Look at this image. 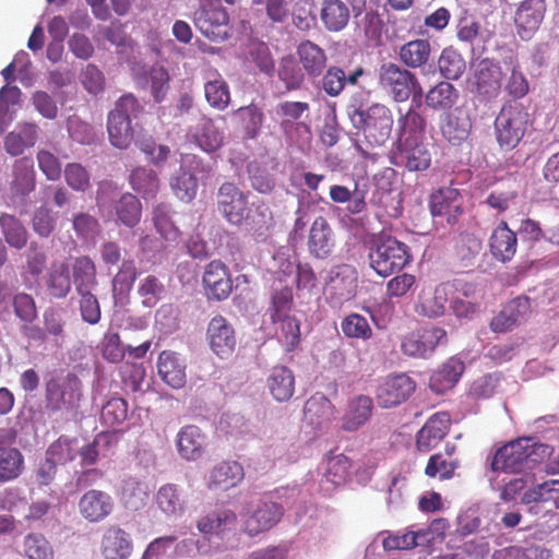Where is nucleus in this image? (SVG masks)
Returning a JSON list of instances; mask_svg holds the SVG:
<instances>
[{"mask_svg":"<svg viewBox=\"0 0 559 559\" xmlns=\"http://www.w3.org/2000/svg\"><path fill=\"white\" fill-rule=\"evenodd\" d=\"M348 116L354 128L362 134L355 143L361 156L370 157L373 148L382 146L389 140L393 116L385 105L376 103L364 109L361 105L353 103L348 106Z\"/></svg>","mask_w":559,"mask_h":559,"instance_id":"nucleus-1","label":"nucleus"},{"mask_svg":"<svg viewBox=\"0 0 559 559\" xmlns=\"http://www.w3.org/2000/svg\"><path fill=\"white\" fill-rule=\"evenodd\" d=\"M549 454V445L537 443L532 438H519L496 451L490 462V468L492 472L522 473L533 469Z\"/></svg>","mask_w":559,"mask_h":559,"instance_id":"nucleus-2","label":"nucleus"},{"mask_svg":"<svg viewBox=\"0 0 559 559\" xmlns=\"http://www.w3.org/2000/svg\"><path fill=\"white\" fill-rule=\"evenodd\" d=\"M82 381L73 373H56L45 382L44 407L50 415L76 414L83 396Z\"/></svg>","mask_w":559,"mask_h":559,"instance_id":"nucleus-3","label":"nucleus"},{"mask_svg":"<svg viewBox=\"0 0 559 559\" xmlns=\"http://www.w3.org/2000/svg\"><path fill=\"white\" fill-rule=\"evenodd\" d=\"M142 111L143 106L131 93L123 94L116 100L107 116V132L112 146L127 150L131 145L134 139L131 119H136Z\"/></svg>","mask_w":559,"mask_h":559,"instance_id":"nucleus-4","label":"nucleus"},{"mask_svg":"<svg viewBox=\"0 0 559 559\" xmlns=\"http://www.w3.org/2000/svg\"><path fill=\"white\" fill-rule=\"evenodd\" d=\"M370 267L380 276L388 277L403 270L413 257L408 246L394 237H379L372 242L369 254Z\"/></svg>","mask_w":559,"mask_h":559,"instance_id":"nucleus-5","label":"nucleus"},{"mask_svg":"<svg viewBox=\"0 0 559 559\" xmlns=\"http://www.w3.org/2000/svg\"><path fill=\"white\" fill-rule=\"evenodd\" d=\"M530 124V115L520 103H507L495 121L497 141L502 150L515 148L525 135Z\"/></svg>","mask_w":559,"mask_h":559,"instance_id":"nucleus-6","label":"nucleus"},{"mask_svg":"<svg viewBox=\"0 0 559 559\" xmlns=\"http://www.w3.org/2000/svg\"><path fill=\"white\" fill-rule=\"evenodd\" d=\"M379 83L395 102L403 103L412 96L413 103L420 106L423 90L417 76L409 70L385 62L379 69Z\"/></svg>","mask_w":559,"mask_h":559,"instance_id":"nucleus-7","label":"nucleus"},{"mask_svg":"<svg viewBox=\"0 0 559 559\" xmlns=\"http://www.w3.org/2000/svg\"><path fill=\"white\" fill-rule=\"evenodd\" d=\"M229 14L221 0H202L195 10L193 23L209 39L223 41L228 37Z\"/></svg>","mask_w":559,"mask_h":559,"instance_id":"nucleus-8","label":"nucleus"},{"mask_svg":"<svg viewBox=\"0 0 559 559\" xmlns=\"http://www.w3.org/2000/svg\"><path fill=\"white\" fill-rule=\"evenodd\" d=\"M217 211L231 225L239 226L249 217L248 197L233 182H224L217 191Z\"/></svg>","mask_w":559,"mask_h":559,"instance_id":"nucleus-9","label":"nucleus"},{"mask_svg":"<svg viewBox=\"0 0 559 559\" xmlns=\"http://www.w3.org/2000/svg\"><path fill=\"white\" fill-rule=\"evenodd\" d=\"M243 532L253 537L274 527L284 515V508L274 501L259 500L251 510L241 513Z\"/></svg>","mask_w":559,"mask_h":559,"instance_id":"nucleus-10","label":"nucleus"},{"mask_svg":"<svg viewBox=\"0 0 559 559\" xmlns=\"http://www.w3.org/2000/svg\"><path fill=\"white\" fill-rule=\"evenodd\" d=\"M416 382L405 373L390 374L378 385L376 399L382 408H391L406 402L415 392Z\"/></svg>","mask_w":559,"mask_h":559,"instance_id":"nucleus-11","label":"nucleus"},{"mask_svg":"<svg viewBox=\"0 0 559 559\" xmlns=\"http://www.w3.org/2000/svg\"><path fill=\"white\" fill-rule=\"evenodd\" d=\"M78 510L87 523H100L114 513L115 499L107 491L88 489L80 497Z\"/></svg>","mask_w":559,"mask_h":559,"instance_id":"nucleus-12","label":"nucleus"},{"mask_svg":"<svg viewBox=\"0 0 559 559\" xmlns=\"http://www.w3.org/2000/svg\"><path fill=\"white\" fill-rule=\"evenodd\" d=\"M394 164L403 165L409 171H424L431 165V154L423 140L399 138Z\"/></svg>","mask_w":559,"mask_h":559,"instance_id":"nucleus-13","label":"nucleus"},{"mask_svg":"<svg viewBox=\"0 0 559 559\" xmlns=\"http://www.w3.org/2000/svg\"><path fill=\"white\" fill-rule=\"evenodd\" d=\"M447 342V332L439 326H432L413 331L402 341V352L412 357H426L430 355L439 344Z\"/></svg>","mask_w":559,"mask_h":559,"instance_id":"nucleus-14","label":"nucleus"},{"mask_svg":"<svg viewBox=\"0 0 559 559\" xmlns=\"http://www.w3.org/2000/svg\"><path fill=\"white\" fill-rule=\"evenodd\" d=\"M206 341L215 355L228 358L234 354L237 344L235 329L225 317L217 314L207 324Z\"/></svg>","mask_w":559,"mask_h":559,"instance_id":"nucleus-15","label":"nucleus"},{"mask_svg":"<svg viewBox=\"0 0 559 559\" xmlns=\"http://www.w3.org/2000/svg\"><path fill=\"white\" fill-rule=\"evenodd\" d=\"M202 282L206 297L212 300H225L233 292L229 269L219 260H213L205 266Z\"/></svg>","mask_w":559,"mask_h":559,"instance_id":"nucleus-16","label":"nucleus"},{"mask_svg":"<svg viewBox=\"0 0 559 559\" xmlns=\"http://www.w3.org/2000/svg\"><path fill=\"white\" fill-rule=\"evenodd\" d=\"M546 11V0H523L514 14L518 35L530 39L542 25Z\"/></svg>","mask_w":559,"mask_h":559,"instance_id":"nucleus-17","label":"nucleus"},{"mask_svg":"<svg viewBox=\"0 0 559 559\" xmlns=\"http://www.w3.org/2000/svg\"><path fill=\"white\" fill-rule=\"evenodd\" d=\"M451 427V417L447 412L430 416L416 433V448L419 452H430L447 437Z\"/></svg>","mask_w":559,"mask_h":559,"instance_id":"nucleus-18","label":"nucleus"},{"mask_svg":"<svg viewBox=\"0 0 559 559\" xmlns=\"http://www.w3.org/2000/svg\"><path fill=\"white\" fill-rule=\"evenodd\" d=\"M449 289L450 285L447 283L439 284L433 289L423 288L414 306L415 312L429 319L442 317L447 309Z\"/></svg>","mask_w":559,"mask_h":559,"instance_id":"nucleus-19","label":"nucleus"},{"mask_svg":"<svg viewBox=\"0 0 559 559\" xmlns=\"http://www.w3.org/2000/svg\"><path fill=\"white\" fill-rule=\"evenodd\" d=\"M430 209L433 216H443L448 224L454 225L463 213V197L456 188H440L432 195Z\"/></svg>","mask_w":559,"mask_h":559,"instance_id":"nucleus-20","label":"nucleus"},{"mask_svg":"<svg viewBox=\"0 0 559 559\" xmlns=\"http://www.w3.org/2000/svg\"><path fill=\"white\" fill-rule=\"evenodd\" d=\"M176 445L183 460L197 461L205 453L207 438L200 427L186 425L177 433Z\"/></svg>","mask_w":559,"mask_h":559,"instance_id":"nucleus-21","label":"nucleus"},{"mask_svg":"<svg viewBox=\"0 0 559 559\" xmlns=\"http://www.w3.org/2000/svg\"><path fill=\"white\" fill-rule=\"evenodd\" d=\"M374 405L370 396L359 394L350 399L342 416V430L354 432L364 427L373 414Z\"/></svg>","mask_w":559,"mask_h":559,"instance_id":"nucleus-22","label":"nucleus"},{"mask_svg":"<svg viewBox=\"0 0 559 559\" xmlns=\"http://www.w3.org/2000/svg\"><path fill=\"white\" fill-rule=\"evenodd\" d=\"M307 245L309 253L316 259H325L332 253L334 233L324 216H318L311 224Z\"/></svg>","mask_w":559,"mask_h":559,"instance_id":"nucleus-23","label":"nucleus"},{"mask_svg":"<svg viewBox=\"0 0 559 559\" xmlns=\"http://www.w3.org/2000/svg\"><path fill=\"white\" fill-rule=\"evenodd\" d=\"M132 549V540L124 530L117 525L107 527L100 545V551L105 559H128Z\"/></svg>","mask_w":559,"mask_h":559,"instance_id":"nucleus-24","label":"nucleus"},{"mask_svg":"<svg viewBox=\"0 0 559 559\" xmlns=\"http://www.w3.org/2000/svg\"><path fill=\"white\" fill-rule=\"evenodd\" d=\"M366 73L364 67L357 66L347 72L337 66H331L322 78V88L331 97L338 96L346 85L355 86Z\"/></svg>","mask_w":559,"mask_h":559,"instance_id":"nucleus-25","label":"nucleus"},{"mask_svg":"<svg viewBox=\"0 0 559 559\" xmlns=\"http://www.w3.org/2000/svg\"><path fill=\"white\" fill-rule=\"evenodd\" d=\"M518 237L506 221H501L492 230L489 238V250L492 257L500 262H509L515 255Z\"/></svg>","mask_w":559,"mask_h":559,"instance_id":"nucleus-26","label":"nucleus"},{"mask_svg":"<svg viewBox=\"0 0 559 559\" xmlns=\"http://www.w3.org/2000/svg\"><path fill=\"white\" fill-rule=\"evenodd\" d=\"M38 138V124L35 122H21L4 136V150L11 156H20L25 150L33 147L37 143Z\"/></svg>","mask_w":559,"mask_h":559,"instance_id":"nucleus-27","label":"nucleus"},{"mask_svg":"<svg viewBox=\"0 0 559 559\" xmlns=\"http://www.w3.org/2000/svg\"><path fill=\"white\" fill-rule=\"evenodd\" d=\"M157 370L162 380L174 389L185 386L187 381L186 364L171 350H163L157 360Z\"/></svg>","mask_w":559,"mask_h":559,"instance_id":"nucleus-28","label":"nucleus"},{"mask_svg":"<svg viewBox=\"0 0 559 559\" xmlns=\"http://www.w3.org/2000/svg\"><path fill=\"white\" fill-rule=\"evenodd\" d=\"M245 472L236 461H223L210 472L207 487L214 490H228L242 481Z\"/></svg>","mask_w":559,"mask_h":559,"instance_id":"nucleus-29","label":"nucleus"},{"mask_svg":"<svg viewBox=\"0 0 559 559\" xmlns=\"http://www.w3.org/2000/svg\"><path fill=\"white\" fill-rule=\"evenodd\" d=\"M36 188V171L34 160L24 156L16 159L12 167L10 189L15 195L25 197Z\"/></svg>","mask_w":559,"mask_h":559,"instance_id":"nucleus-30","label":"nucleus"},{"mask_svg":"<svg viewBox=\"0 0 559 559\" xmlns=\"http://www.w3.org/2000/svg\"><path fill=\"white\" fill-rule=\"evenodd\" d=\"M190 136L202 151L213 153L224 142L223 132L215 126L212 119L201 118L198 124L190 131Z\"/></svg>","mask_w":559,"mask_h":559,"instance_id":"nucleus-31","label":"nucleus"},{"mask_svg":"<svg viewBox=\"0 0 559 559\" xmlns=\"http://www.w3.org/2000/svg\"><path fill=\"white\" fill-rule=\"evenodd\" d=\"M464 364L457 358L448 359L438 370H436L429 380V388L437 394H442L452 389L463 374Z\"/></svg>","mask_w":559,"mask_h":559,"instance_id":"nucleus-32","label":"nucleus"},{"mask_svg":"<svg viewBox=\"0 0 559 559\" xmlns=\"http://www.w3.org/2000/svg\"><path fill=\"white\" fill-rule=\"evenodd\" d=\"M297 55L302 70L311 78H318L326 67L325 51L310 40L301 41L297 47Z\"/></svg>","mask_w":559,"mask_h":559,"instance_id":"nucleus-33","label":"nucleus"},{"mask_svg":"<svg viewBox=\"0 0 559 559\" xmlns=\"http://www.w3.org/2000/svg\"><path fill=\"white\" fill-rule=\"evenodd\" d=\"M129 183L143 199H154L160 188L157 173L147 166L134 167L129 175Z\"/></svg>","mask_w":559,"mask_h":559,"instance_id":"nucleus-34","label":"nucleus"},{"mask_svg":"<svg viewBox=\"0 0 559 559\" xmlns=\"http://www.w3.org/2000/svg\"><path fill=\"white\" fill-rule=\"evenodd\" d=\"M24 469L22 453L7 445L5 438L0 433V483L11 481L17 478Z\"/></svg>","mask_w":559,"mask_h":559,"instance_id":"nucleus-35","label":"nucleus"},{"mask_svg":"<svg viewBox=\"0 0 559 559\" xmlns=\"http://www.w3.org/2000/svg\"><path fill=\"white\" fill-rule=\"evenodd\" d=\"M237 515L233 510L221 509L207 513L198 521V530L205 535H221L235 527Z\"/></svg>","mask_w":559,"mask_h":559,"instance_id":"nucleus-36","label":"nucleus"},{"mask_svg":"<svg viewBox=\"0 0 559 559\" xmlns=\"http://www.w3.org/2000/svg\"><path fill=\"white\" fill-rule=\"evenodd\" d=\"M267 386L276 401H288L295 391V378L292 370L284 366L274 367L267 378Z\"/></svg>","mask_w":559,"mask_h":559,"instance_id":"nucleus-37","label":"nucleus"},{"mask_svg":"<svg viewBox=\"0 0 559 559\" xmlns=\"http://www.w3.org/2000/svg\"><path fill=\"white\" fill-rule=\"evenodd\" d=\"M320 19L330 32H340L349 21V10L342 0H323Z\"/></svg>","mask_w":559,"mask_h":559,"instance_id":"nucleus-38","label":"nucleus"},{"mask_svg":"<svg viewBox=\"0 0 559 559\" xmlns=\"http://www.w3.org/2000/svg\"><path fill=\"white\" fill-rule=\"evenodd\" d=\"M431 55V45L427 39H413L401 46L399 58L401 62L411 69L425 66Z\"/></svg>","mask_w":559,"mask_h":559,"instance_id":"nucleus-39","label":"nucleus"},{"mask_svg":"<svg viewBox=\"0 0 559 559\" xmlns=\"http://www.w3.org/2000/svg\"><path fill=\"white\" fill-rule=\"evenodd\" d=\"M48 294L53 298H64L71 290V278L68 264L53 263L45 276Z\"/></svg>","mask_w":559,"mask_h":559,"instance_id":"nucleus-40","label":"nucleus"},{"mask_svg":"<svg viewBox=\"0 0 559 559\" xmlns=\"http://www.w3.org/2000/svg\"><path fill=\"white\" fill-rule=\"evenodd\" d=\"M73 282L78 293L93 290L98 282L96 277V265L87 255L75 258L73 266Z\"/></svg>","mask_w":559,"mask_h":559,"instance_id":"nucleus-41","label":"nucleus"},{"mask_svg":"<svg viewBox=\"0 0 559 559\" xmlns=\"http://www.w3.org/2000/svg\"><path fill=\"white\" fill-rule=\"evenodd\" d=\"M153 222L156 231L169 245L180 240L181 233L171 218V211L167 204L160 203L153 210Z\"/></svg>","mask_w":559,"mask_h":559,"instance_id":"nucleus-42","label":"nucleus"},{"mask_svg":"<svg viewBox=\"0 0 559 559\" xmlns=\"http://www.w3.org/2000/svg\"><path fill=\"white\" fill-rule=\"evenodd\" d=\"M0 227L4 240L10 247L21 250L26 246L28 231L17 217L10 214H1Z\"/></svg>","mask_w":559,"mask_h":559,"instance_id":"nucleus-43","label":"nucleus"},{"mask_svg":"<svg viewBox=\"0 0 559 559\" xmlns=\"http://www.w3.org/2000/svg\"><path fill=\"white\" fill-rule=\"evenodd\" d=\"M233 115L237 118L248 139L258 136L264 121V114L258 105L251 103L248 106H242L233 111Z\"/></svg>","mask_w":559,"mask_h":559,"instance_id":"nucleus-44","label":"nucleus"},{"mask_svg":"<svg viewBox=\"0 0 559 559\" xmlns=\"http://www.w3.org/2000/svg\"><path fill=\"white\" fill-rule=\"evenodd\" d=\"M329 194L335 203H347L346 210L350 214H360L367 210L365 192L359 191L357 186H355L354 191H350L345 186L333 185Z\"/></svg>","mask_w":559,"mask_h":559,"instance_id":"nucleus-45","label":"nucleus"},{"mask_svg":"<svg viewBox=\"0 0 559 559\" xmlns=\"http://www.w3.org/2000/svg\"><path fill=\"white\" fill-rule=\"evenodd\" d=\"M271 302L267 309L272 323L277 324L278 320L290 314L294 306L293 289L289 286L273 287Z\"/></svg>","mask_w":559,"mask_h":559,"instance_id":"nucleus-46","label":"nucleus"},{"mask_svg":"<svg viewBox=\"0 0 559 559\" xmlns=\"http://www.w3.org/2000/svg\"><path fill=\"white\" fill-rule=\"evenodd\" d=\"M426 104L435 110H445L452 108L457 98V90L449 82H439L426 94Z\"/></svg>","mask_w":559,"mask_h":559,"instance_id":"nucleus-47","label":"nucleus"},{"mask_svg":"<svg viewBox=\"0 0 559 559\" xmlns=\"http://www.w3.org/2000/svg\"><path fill=\"white\" fill-rule=\"evenodd\" d=\"M441 75L448 80H457L466 69L463 56L452 46L444 48L438 59Z\"/></svg>","mask_w":559,"mask_h":559,"instance_id":"nucleus-48","label":"nucleus"},{"mask_svg":"<svg viewBox=\"0 0 559 559\" xmlns=\"http://www.w3.org/2000/svg\"><path fill=\"white\" fill-rule=\"evenodd\" d=\"M119 222L128 227L139 224L142 215V204L136 195L123 193L115 205Z\"/></svg>","mask_w":559,"mask_h":559,"instance_id":"nucleus-49","label":"nucleus"},{"mask_svg":"<svg viewBox=\"0 0 559 559\" xmlns=\"http://www.w3.org/2000/svg\"><path fill=\"white\" fill-rule=\"evenodd\" d=\"M442 135L453 145L460 144L467 139L471 124L466 119H461L453 112L443 115L440 121Z\"/></svg>","mask_w":559,"mask_h":559,"instance_id":"nucleus-50","label":"nucleus"},{"mask_svg":"<svg viewBox=\"0 0 559 559\" xmlns=\"http://www.w3.org/2000/svg\"><path fill=\"white\" fill-rule=\"evenodd\" d=\"M518 186L515 181H508L493 189L486 198L485 203L498 213L508 211L518 199Z\"/></svg>","mask_w":559,"mask_h":559,"instance_id":"nucleus-51","label":"nucleus"},{"mask_svg":"<svg viewBox=\"0 0 559 559\" xmlns=\"http://www.w3.org/2000/svg\"><path fill=\"white\" fill-rule=\"evenodd\" d=\"M457 459L447 457V454L438 452L432 454L425 467V474L430 478L438 477L441 480L450 479L454 476L455 469L459 467Z\"/></svg>","mask_w":559,"mask_h":559,"instance_id":"nucleus-52","label":"nucleus"},{"mask_svg":"<svg viewBox=\"0 0 559 559\" xmlns=\"http://www.w3.org/2000/svg\"><path fill=\"white\" fill-rule=\"evenodd\" d=\"M343 334L348 338L368 341L373 331L366 317L359 313H349L341 322Z\"/></svg>","mask_w":559,"mask_h":559,"instance_id":"nucleus-53","label":"nucleus"},{"mask_svg":"<svg viewBox=\"0 0 559 559\" xmlns=\"http://www.w3.org/2000/svg\"><path fill=\"white\" fill-rule=\"evenodd\" d=\"M425 129L426 119L413 107L399 119V138L421 140Z\"/></svg>","mask_w":559,"mask_h":559,"instance_id":"nucleus-54","label":"nucleus"},{"mask_svg":"<svg viewBox=\"0 0 559 559\" xmlns=\"http://www.w3.org/2000/svg\"><path fill=\"white\" fill-rule=\"evenodd\" d=\"M133 141L136 147L156 166L165 163L170 154V148L167 145L156 146L154 138L150 134H138Z\"/></svg>","mask_w":559,"mask_h":559,"instance_id":"nucleus-55","label":"nucleus"},{"mask_svg":"<svg viewBox=\"0 0 559 559\" xmlns=\"http://www.w3.org/2000/svg\"><path fill=\"white\" fill-rule=\"evenodd\" d=\"M24 554L27 559H53V549L40 533H29L24 537Z\"/></svg>","mask_w":559,"mask_h":559,"instance_id":"nucleus-56","label":"nucleus"},{"mask_svg":"<svg viewBox=\"0 0 559 559\" xmlns=\"http://www.w3.org/2000/svg\"><path fill=\"white\" fill-rule=\"evenodd\" d=\"M175 195L185 202L192 201L198 191V179L191 171L181 169L170 181Z\"/></svg>","mask_w":559,"mask_h":559,"instance_id":"nucleus-57","label":"nucleus"},{"mask_svg":"<svg viewBox=\"0 0 559 559\" xmlns=\"http://www.w3.org/2000/svg\"><path fill=\"white\" fill-rule=\"evenodd\" d=\"M353 463L345 454L334 455L328 459L325 478L334 485L344 484L350 476Z\"/></svg>","mask_w":559,"mask_h":559,"instance_id":"nucleus-58","label":"nucleus"},{"mask_svg":"<svg viewBox=\"0 0 559 559\" xmlns=\"http://www.w3.org/2000/svg\"><path fill=\"white\" fill-rule=\"evenodd\" d=\"M304 413L311 424L320 425L332 415L333 404L324 395H314L306 402Z\"/></svg>","mask_w":559,"mask_h":559,"instance_id":"nucleus-59","label":"nucleus"},{"mask_svg":"<svg viewBox=\"0 0 559 559\" xmlns=\"http://www.w3.org/2000/svg\"><path fill=\"white\" fill-rule=\"evenodd\" d=\"M455 29L459 41L471 47H473L481 37V25L479 21L467 13L457 20Z\"/></svg>","mask_w":559,"mask_h":559,"instance_id":"nucleus-60","label":"nucleus"},{"mask_svg":"<svg viewBox=\"0 0 559 559\" xmlns=\"http://www.w3.org/2000/svg\"><path fill=\"white\" fill-rule=\"evenodd\" d=\"M278 78L285 84L287 91L299 90L305 81L302 68L293 58H283Z\"/></svg>","mask_w":559,"mask_h":559,"instance_id":"nucleus-61","label":"nucleus"},{"mask_svg":"<svg viewBox=\"0 0 559 559\" xmlns=\"http://www.w3.org/2000/svg\"><path fill=\"white\" fill-rule=\"evenodd\" d=\"M102 420L109 427H116L126 421L128 417V403L121 397H112L103 406Z\"/></svg>","mask_w":559,"mask_h":559,"instance_id":"nucleus-62","label":"nucleus"},{"mask_svg":"<svg viewBox=\"0 0 559 559\" xmlns=\"http://www.w3.org/2000/svg\"><path fill=\"white\" fill-rule=\"evenodd\" d=\"M205 97L209 104L219 110L225 109L230 100L227 83L222 79L209 81L205 86Z\"/></svg>","mask_w":559,"mask_h":559,"instance_id":"nucleus-63","label":"nucleus"},{"mask_svg":"<svg viewBox=\"0 0 559 559\" xmlns=\"http://www.w3.org/2000/svg\"><path fill=\"white\" fill-rule=\"evenodd\" d=\"M552 493H559V479H550L526 490L522 496V503L545 502L552 499Z\"/></svg>","mask_w":559,"mask_h":559,"instance_id":"nucleus-64","label":"nucleus"}]
</instances>
